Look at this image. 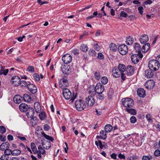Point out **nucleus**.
Here are the masks:
<instances>
[{
  "label": "nucleus",
  "instance_id": "1",
  "mask_svg": "<svg viewBox=\"0 0 160 160\" xmlns=\"http://www.w3.org/2000/svg\"><path fill=\"white\" fill-rule=\"evenodd\" d=\"M126 70L125 65L119 64L118 67H113L112 71V74L115 78L119 77L122 73Z\"/></svg>",
  "mask_w": 160,
  "mask_h": 160
},
{
  "label": "nucleus",
  "instance_id": "2",
  "mask_svg": "<svg viewBox=\"0 0 160 160\" xmlns=\"http://www.w3.org/2000/svg\"><path fill=\"white\" fill-rule=\"evenodd\" d=\"M148 67L152 71H156L158 70L160 67L159 62L155 59H151L149 62Z\"/></svg>",
  "mask_w": 160,
  "mask_h": 160
},
{
  "label": "nucleus",
  "instance_id": "3",
  "mask_svg": "<svg viewBox=\"0 0 160 160\" xmlns=\"http://www.w3.org/2000/svg\"><path fill=\"white\" fill-rule=\"evenodd\" d=\"M75 105L76 109L78 111H82L86 107L84 102L81 99L75 101Z\"/></svg>",
  "mask_w": 160,
  "mask_h": 160
},
{
  "label": "nucleus",
  "instance_id": "4",
  "mask_svg": "<svg viewBox=\"0 0 160 160\" xmlns=\"http://www.w3.org/2000/svg\"><path fill=\"white\" fill-rule=\"evenodd\" d=\"M122 105L127 108H131L133 106V100L129 98H123L122 100Z\"/></svg>",
  "mask_w": 160,
  "mask_h": 160
},
{
  "label": "nucleus",
  "instance_id": "5",
  "mask_svg": "<svg viewBox=\"0 0 160 160\" xmlns=\"http://www.w3.org/2000/svg\"><path fill=\"white\" fill-rule=\"evenodd\" d=\"M104 89L103 85L100 83H98L95 87L93 92H95L97 94H102Z\"/></svg>",
  "mask_w": 160,
  "mask_h": 160
},
{
  "label": "nucleus",
  "instance_id": "6",
  "mask_svg": "<svg viewBox=\"0 0 160 160\" xmlns=\"http://www.w3.org/2000/svg\"><path fill=\"white\" fill-rule=\"evenodd\" d=\"M142 54H135L132 55L131 56V58L132 62L135 64L138 63L139 62L140 58H142Z\"/></svg>",
  "mask_w": 160,
  "mask_h": 160
},
{
  "label": "nucleus",
  "instance_id": "7",
  "mask_svg": "<svg viewBox=\"0 0 160 160\" xmlns=\"http://www.w3.org/2000/svg\"><path fill=\"white\" fill-rule=\"evenodd\" d=\"M118 49L119 52L122 55L126 54L128 51L127 46L124 44L120 45L118 47Z\"/></svg>",
  "mask_w": 160,
  "mask_h": 160
},
{
  "label": "nucleus",
  "instance_id": "8",
  "mask_svg": "<svg viewBox=\"0 0 160 160\" xmlns=\"http://www.w3.org/2000/svg\"><path fill=\"white\" fill-rule=\"evenodd\" d=\"M61 69L63 73L66 75H68L71 72V69L69 65H62L61 67Z\"/></svg>",
  "mask_w": 160,
  "mask_h": 160
},
{
  "label": "nucleus",
  "instance_id": "9",
  "mask_svg": "<svg viewBox=\"0 0 160 160\" xmlns=\"http://www.w3.org/2000/svg\"><path fill=\"white\" fill-rule=\"evenodd\" d=\"M63 62L66 64L69 63L72 61V56L68 53L63 55L62 57Z\"/></svg>",
  "mask_w": 160,
  "mask_h": 160
},
{
  "label": "nucleus",
  "instance_id": "10",
  "mask_svg": "<svg viewBox=\"0 0 160 160\" xmlns=\"http://www.w3.org/2000/svg\"><path fill=\"white\" fill-rule=\"evenodd\" d=\"M11 82L13 86H18L20 84V79L18 76H14L12 78Z\"/></svg>",
  "mask_w": 160,
  "mask_h": 160
},
{
  "label": "nucleus",
  "instance_id": "11",
  "mask_svg": "<svg viewBox=\"0 0 160 160\" xmlns=\"http://www.w3.org/2000/svg\"><path fill=\"white\" fill-rule=\"evenodd\" d=\"M63 95L64 98L67 100L70 99L72 97V93L68 88H65L63 90Z\"/></svg>",
  "mask_w": 160,
  "mask_h": 160
},
{
  "label": "nucleus",
  "instance_id": "12",
  "mask_svg": "<svg viewBox=\"0 0 160 160\" xmlns=\"http://www.w3.org/2000/svg\"><path fill=\"white\" fill-rule=\"evenodd\" d=\"M85 102L86 105L89 107H92L94 104L95 101L92 96L90 95L86 98Z\"/></svg>",
  "mask_w": 160,
  "mask_h": 160
},
{
  "label": "nucleus",
  "instance_id": "13",
  "mask_svg": "<svg viewBox=\"0 0 160 160\" xmlns=\"http://www.w3.org/2000/svg\"><path fill=\"white\" fill-rule=\"evenodd\" d=\"M155 82L153 80L147 81L145 84L146 88L148 89H152L155 86Z\"/></svg>",
  "mask_w": 160,
  "mask_h": 160
},
{
  "label": "nucleus",
  "instance_id": "14",
  "mask_svg": "<svg viewBox=\"0 0 160 160\" xmlns=\"http://www.w3.org/2000/svg\"><path fill=\"white\" fill-rule=\"evenodd\" d=\"M28 88L29 91L32 94H35L37 92V87L32 84L29 83L28 86Z\"/></svg>",
  "mask_w": 160,
  "mask_h": 160
},
{
  "label": "nucleus",
  "instance_id": "15",
  "mask_svg": "<svg viewBox=\"0 0 160 160\" xmlns=\"http://www.w3.org/2000/svg\"><path fill=\"white\" fill-rule=\"evenodd\" d=\"M126 73H127V76H131L134 73L133 68L131 66H129L127 68L126 70L124 71Z\"/></svg>",
  "mask_w": 160,
  "mask_h": 160
},
{
  "label": "nucleus",
  "instance_id": "16",
  "mask_svg": "<svg viewBox=\"0 0 160 160\" xmlns=\"http://www.w3.org/2000/svg\"><path fill=\"white\" fill-rule=\"evenodd\" d=\"M26 114L28 118H32L34 114V109L32 108L29 107L26 111Z\"/></svg>",
  "mask_w": 160,
  "mask_h": 160
},
{
  "label": "nucleus",
  "instance_id": "17",
  "mask_svg": "<svg viewBox=\"0 0 160 160\" xmlns=\"http://www.w3.org/2000/svg\"><path fill=\"white\" fill-rule=\"evenodd\" d=\"M149 68L145 70L144 73V76L146 77L149 78L152 77L154 76V73Z\"/></svg>",
  "mask_w": 160,
  "mask_h": 160
},
{
  "label": "nucleus",
  "instance_id": "18",
  "mask_svg": "<svg viewBox=\"0 0 160 160\" xmlns=\"http://www.w3.org/2000/svg\"><path fill=\"white\" fill-rule=\"evenodd\" d=\"M139 40L142 44H144L148 40V36L145 34H144L141 36Z\"/></svg>",
  "mask_w": 160,
  "mask_h": 160
},
{
  "label": "nucleus",
  "instance_id": "19",
  "mask_svg": "<svg viewBox=\"0 0 160 160\" xmlns=\"http://www.w3.org/2000/svg\"><path fill=\"white\" fill-rule=\"evenodd\" d=\"M14 102L16 103L19 104L22 100V97L19 95H15L13 98Z\"/></svg>",
  "mask_w": 160,
  "mask_h": 160
},
{
  "label": "nucleus",
  "instance_id": "20",
  "mask_svg": "<svg viewBox=\"0 0 160 160\" xmlns=\"http://www.w3.org/2000/svg\"><path fill=\"white\" fill-rule=\"evenodd\" d=\"M29 107L25 103H22L19 106L20 110L22 112H26Z\"/></svg>",
  "mask_w": 160,
  "mask_h": 160
},
{
  "label": "nucleus",
  "instance_id": "21",
  "mask_svg": "<svg viewBox=\"0 0 160 160\" xmlns=\"http://www.w3.org/2000/svg\"><path fill=\"white\" fill-rule=\"evenodd\" d=\"M134 50L138 53V54H142L141 52V47L140 44L137 43H136L133 47Z\"/></svg>",
  "mask_w": 160,
  "mask_h": 160
},
{
  "label": "nucleus",
  "instance_id": "22",
  "mask_svg": "<svg viewBox=\"0 0 160 160\" xmlns=\"http://www.w3.org/2000/svg\"><path fill=\"white\" fill-rule=\"evenodd\" d=\"M138 95L140 97L143 98L145 96V93L144 90L142 88H139L137 90Z\"/></svg>",
  "mask_w": 160,
  "mask_h": 160
},
{
  "label": "nucleus",
  "instance_id": "23",
  "mask_svg": "<svg viewBox=\"0 0 160 160\" xmlns=\"http://www.w3.org/2000/svg\"><path fill=\"white\" fill-rule=\"evenodd\" d=\"M38 152L37 153V157L39 159H40L41 158L42 155L41 154H44L46 153V151L45 150H43V151L42 152L41 151L42 150L41 148V146L39 145L38 146Z\"/></svg>",
  "mask_w": 160,
  "mask_h": 160
},
{
  "label": "nucleus",
  "instance_id": "24",
  "mask_svg": "<svg viewBox=\"0 0 160 160\" xmlns=\"http://www.w3.org/2000/svg\"><path fill=\"white\" fill-rule=\"evenodd\" d=\"M34 108L35 112L37 113H39L41 110V107L38 102H36L34 104Z\"/></svg>",
  "mask_w": 160,
  "mask_h": 160
},
{
  "label": "nucleus",
  "instance_id": "25",
  "mask_svg": "<svg viewBox=\"0 0 160 160\" xmlns=\"http://www.w3.org/2000/svg\"><path fill=\"white\" fill-rule=\"evenodd\" d=\"M150 48V44L149 43H147L142 46V51L143 52H146Z\"/></svg>",
  "mask_w": 160,
  "mask_h": 160
},
{
  "label": "nucleus",
  "instance_id": "26",
  "mask_svg": "<svg viewBox=\"0 0 160 160\" xmlns=\"http://www.w3.org/2000/svg\"><path fill=\"white\" fill-rule=\"evenodd\" d=\"M10 146V144L8 142L2 143L0 146V149L3 150L7 148H8Z\"/></svg>",
  "mask_w": 160,
  "mask_h": 160
},
{
  "label": "nucleus",
  "instance_id": "27",
  "mask_svg": "<svg viewBox=\"0 0 160 160\" xmlns=\"http://www.w3.org/2000/svg\"><path fill=\"white\" fill-rule=\"evenodd\" d=\"M23 99L25 102L30 103L32 101L31 98L27 94H24L23 96Z\"/></svg>",
  "mask_w": 160,
  "mask_h": 160
},
{
  "label": "nucleus",
  "instance_id": "28",
  "mask_svg": "<svg viewBox=\"0 0 160 160\" xmlns=\"http://www.w3.org/2000/svg\"><path fill=\"white\" fill-rule=\"evenodd\" d=\"M125 110L128 113L133 115L136 114L137 112L135 109L132 108H126Z\"/></svg>",
  "mask_w": 160,
  "mask_h": 160
},
{
  "label": "nucleus",
  "instance_id": "29",
  "mask_svg": "<svg viewBox=\"0 0 160 160\" xmlns=\"http://www.w3.org/2000/svg\"><path fill=\"white\" fill-rule=\"evenodd\" d=\"M31 148L34 154H36L38 152L36 146L34 143L31 142L30 144Z\"/></svg>",
  "mask_w": 160,
  "mask_h": 160
},
{
  "label": "nucleus",
  "instance_id": "30",
  "mask_svg": "<svg viewBox=\"0 0 160 160\" xmlns=\"http://www.w3.org/2000/svg\"><path fill=\"white\" fill-rule=\"evenodd\" d=\"M5 67L2 66L0 70V75L3 74L6 75L8 72V69H5Z\"/></svg>",
  "mask_w": 160,
  "mask_h": 160
},
{
  "label": "nucleus",
  "instance_id": "31",
  "mask_svg": "<svg viewBox=\"0 0 160 160\" xmlns=\"http://www.w3.org/2000/svg\"><path fill=\"white\" fill-rule=\"evenodd\" d=\"M68 80H67V79H66L64 78L61 79L60 80V82H59V87H62V83L64 85H65V86H67V84H68Z\"/></svg>",
  "mask_w": 160,
  "mask_h": 160
},
{
  "label": "nucleus",
  "instance_id": "32",
  "mask_svg": "<svg viewBox=\"0 0 160 160\" xmlns=\"http://www.w3.org/2000/svg\"><path fill=\"white\" fill-rule=\"evenodd\" d=\"M134 41L133 38H131L130 36L127 37L126 39V43L127 45H131Z\"/></svg>",
  "mask_w": 160,
  "mask_h": 160
},
{
  "label": "nucleus",
  "instance_id": "33",
  "mask_svg": "<svg viewBox=\"0 0 160 160\" xmlns=\"http://www.w3.org/2000/svg\"><path fill=\"white\" fill-rule=\"evenodd\" d=\"M112 128L113 127L112 125L107 124L105 126L104 129L106 132H108L111 131Z\"/></svg>",
  "mask_w": 160,
  "mask_h": 160
},
{
  "label": "nucleus",
  "instance_id": "34",
  "mask_svg": "<svg viewBox=\"0 0 160 160\" xmlns=\"http://www.w3.org/2000/svg\"><path fill=\"white\" fill-rule=\"evenodd\" d=\"M42 136L52 142V141H53V138H52V137L50 136L46 135L43 132H42Z\"/></svg>",
  "mask_w": 160,
  "mask_h": 160
},
{
  "label": "nucleus",
  "instance_id": "35",
  "mask_svg": "<svg viewBox=\"0 0 160 160\" xmlns=\"http://www.w3.org/2000/svg\"><path fill=\"white\" fill-rule=\"evenodd\" d=\"M40 119L41 120H44L46 117V113L44 112H42L39 115Z\"/></svg>",
  "mask_w": 160,
  "mask_h": 160
},
{
  "label": "nucleus",
  "instance_id": "36",
  "mask_svg": "<svg viewBox=\"0 0 160 160\" xmlns=\"http://www.w3.org/2000/svg\"><path fill=\"white\" fill-rule=\"evenodd\" d=\"M94 76L95 79L97 80H99L101 77L99 72L97 70L95 72Z\"/></svg>",
  "mask_w": 160,
  "mask_h": 160
},
{
  "label": "nucleus",
  "instance_id": "37",
  "mask_svg": "<svg viewBox=\"0 0 160 160\" xmlns=\"http://www.w3.org/2000/svg\"><path fill=\"white\" fill-rule=\"evenodd\" d=\"M88 48L87 46L84 44H82L81 45L80 48L81 50L83 52H86L87 51Z\"/></svg>",
  "mask_w": 160,
  "mask_h": 160
},
{
  "label": "nucleus",
  "instance_id": "38",
  "mask_svg": "<svg viewBox=\"0 0 160 160\" xmlns=\"http://www.w3.org/2000/svg\"><path fill=\"white\" fill-rule=\"evenodd\" d=\"M109 48L110 50L113 52H115L117 48V47L116 45L113 43H112L110 44Z\"/></svg>",
  "mask_w": 160,
  "mask_h": 160
},
{
  "label": "nucleus",
  "instance_id": "39",
  "mask_svg": "<svg viewBox=\"0 0 160 160\" xmlns=\"http://www.w3.org/2000/svg\"><path fill=\"white\" fill-rule=\"evenodd\" d=\"M12 155L13 156H18L20 154L21 152L19 149H15L12 151Z\"/></svg>",
  "mask_w": 160,
  "mask_h": 160
},
{
  "label": "nucleus",
  "instance_id": "40",
  "mask_svg": "<svg viewBox=\"0 0 160 160\" xmlns=\"http://www.w3.org/2000/svg\"><path fill=\"white\" fill-rule=\"evenodd\" d=\"M105 131L102 130L100 132V134L102 136V139L104 140L106 139L107 138V134Z\"/></svg>",
  "mask_w": 160,
  "mask_h": 160
},
{
  "label": "nucleus",
  "instance_id": "41",
  "mask_svg": "<svg viewBox=\"0 0 160 160\" xmlns=\"http://www.w3.org/2000/svg\"><path fill=\"white\" fill-rule=\"evenodd\" d=\"M101 81L103 84H106L108 82V79L106 77H103L101 79Z\"/></svg>",
  "mask_w": 160,
  "mask_h": 160
},
{
  "label": "nucleus",
  "instance_id": "42",
  "mask_svg": "<svg viewBox=\"0 0 160 160\" xmlns=\"http://www.w3.org/2000/svg\"><path fill=\"white\" fill-rule=\"evenodd\" d=\"M89 54L92 57H94L96 56L97 53L95 51L92 49H91L88 51Z\"/></svg>",
  "mask_w": 160,
  "mask_h": 160
},
{
  "label": "nucleus",
  "instance_id": "43",
  "mask_svg": "<svg viewBox=\"0 0 160 160\" xmlns=\"http://www.w3.org/2000/svg\"><path fill=\"white\" fill-rule=\"evenodd\" d=\"M12 151L11 149L7 148L4 150V154L6 155H10L11 154L12 155Z\"/></svg>",
  "mask_w": 160,
  "mask_h": 160
},
{
  "label": "nucleus",
  "instance_id": "44",
  "mask_svg": "<svg viewBox=\"0 0 160 160\" xmlns=\"http://www.w3.org/2000/svg\"><path fill=\"white\" fill-rule=\"evenodd\" d=\"M151 116L149 113L147 114L146 116V118L147 120L149 122H152V120L151 118Z\"/></svg>",
  "mask_w": 160,
  "mask_h": 160
},
{
  "label": "nucleus",
  "instance_id": "45",
  "mask_svg": "<svg viewBox=\"0 0 160 160\" xmlns=\"http://www.w3.org/2000/svg\"><path fill=\"white\" fill-rule=\"evenodd\" d=\"M27 71L29 72H34V68L33 66H29L27 68Z\"/></svg>",
  "mask_w": 160,
  "mask_h": 160
},
{
  "label": "nucleus",
  "instance_id": "46",
  "mask_svg": "<svg viewBox=\"0 0 160 160\" xmlns=\"http://www.w3.org/2000/svg\"><path fill=\"white\" fill-rule=\"evenodd\" d=\"M138 158L136 155H132V156L128 157V159L129 160H134L138 159Z\"/></svg>",
  "mask_w": 160,
  "mask_h": 160
},
{
  "label": "nucleus",
  "instance_id": "47",
  "mask_svg": "<svg viewBox=\"0 0 160 160\" xmlns=\"http://www.w3.org/2000/svg\"><path fill=\"white\" fill-rule=\"evenodd\" d=\"M98 95H97V99L100 100H102L104 98V96L102 94H98Z\"/></svg>",
  "mask_w": 160,
  "mask_h": 160
},
{
  "label": "nucleus",
  "instance_id": "48",
  "mask_svg": "<svg viewBox=\"0 0 160 160\" xmlns=\"http://www.w3.org/2000/svg\"><path fill=\"white\" fill-rule=\"evenodd\" d=\"M33 78L34 80L37 81H39L40 80L39 76L37 73H35L34 74Z\"/></svg>",
  "mask_w": 160,
  "mask_h": 160
},
{
  "label": "nucleus",
  "instance_id": "49",
  "mask_svg": "<svg viewBox=\"0 0 160 160\" xmlns=\"http://www.w3.org/2000/svg\"><path fill=\"white\" fill-rule=\"evenodd\" d=\"M130 122L132 123H134L136 122L137 119L136 117L134 116H132L130 118Z\"/></svg>",
  "mask_w": 160,
  "mask_h": 160
},
{
  "label": "nucleus",
  "instance_id": "50",
  "mask_svg": "<svg viewBox=\"0 0 160 160\" xmlns=\"http://www.w3.org/2000/svg\"><path fill=\"white\" fill-rule=\"evenodd\" d=\"M42 145L43 148L46 149H49L51 147V143L49 142L48 143V146H45V144H43V143L42 142Z\"/></svg>",
  "mask_w": 160,
  "mask_h": 160
},
{
  "label": "nucleus",
  "instance_id": "51",
  "mask_svg": "<svg viewBox=\"0 0 160 160\" xmlns=\"http://www.w3.org/2000/svg\"><path fill=\"white\" fill-rule=\"evenodd\" d=\"M127 14L123 11H121L120 14V16L121 17L126 18L127 17Z\"/></svg>",
  "mask_w": 160,
  "mask_h": 160
},
{
  "label": "nucleus",
  "instance_id": "52",
  "mask_svg": "<svg viewBox=\"0 0 160 160\" xmlns=\"http://www.w3.org/2000/svg\"><path fill=\"white\" fill-rule=\"evenodd\" d=\"M121 75V78L123 80H124L126 78V76H127V73H126L124 71L122 73V74Z\"/></svg>",
  "mask_w": 160,
  "mask_h": 160
},
{
  "label": "nucleus",
  "instance_id": "53",
  "mask_svg": "<svg viewBox=\"0 0 160 160\" xmlns=\"http://www.w3.org/2000/svg\"><path fill=\"white\" fill-rule=\"evenodd\" d=\"M6 131L5 128L3 126H0V132L2 133H4Z\"/></svg>",
  "mask_w": 160,
  "mask_h": 160
},
{
  "label": "nucleus",
  "instance_id": "54",
  "mask_svg": "<svg viewBox=\"0 0 160 160\" xmlns=\"http://www.w3.org/2000/svg\"><path fill=\"white\" fill-rule=\"evenodd\" d=\"M20 84L22 86H26L28 87V86L29 84H28L27 83L24 81H20Z\"/></svg>",
  "mask_w": 160,
  "mask_h": 160
},
{
  "label": "nucleus",
  "instance_id": "55",
  "mask_svg": "<svg viewBox=\"0 0 160 160\" xmlns=\"http://www.w3.org/2000/svg\"><path fill=\"white\" fill-rule=\"evenodd\" d=\"M94 47L95 50L97 51H99L100 48V47L97 43L94 45Z\"/></svg>",
  "mask_w": 160,
  "mask_h": 160
},
{
  "label": "nucleus",
  "instance_id": "56",
  "mask_svg": "<svg viewBox=\"0 0 160 160\" xmlns=\"http://www.w3.org/2000/svg\"><path fill=\"white\" fill-rule=\"evenodd\" d=\"M138 10L139 11V13L142 15L143 13V8L142 6L139 7L138 8Z\"/></svg>",
  "mask_w": 160,
  "mask_h": 160
},
{
  "label": "nucleus",
  "instance_id": "57",
  "mask_svg": "<svg viewBox=\"0 0 160 160\" xmlns=\"http://www.w3.org/2000/svg\"><path fill=\"white\" fill-rule=\"evenodd\" d=\"M8 156L9 155H6L4 154V155L1 157V158H2L3 160L5 159L6 160H8L9 159V157Z\"/></svg>",
  "mask_w": 160,
  "mask_h": 160
},
{
  "label": "nucleus",
  "instance_id": "58",
  "mask_svg": "<svg viewBox=\"0 0 160 160\" xmlns=\"http://www.w3.org/2000/svg\"><path fill=\"white\" fill-rule=\"evenodd\" d=\"M154 154L156 156H159L160 155V151L159 150H156L154 152Z\"/></svg>",
  "mask_w": 160,
  "mask_h": 160
},
{
  "label": "nucleus",
  "instance_id": "59",
  "mask_svg": "<svg viewBox=\"0 0 160 160\" xmlns=\"http://www.w3.org/2000/svg\"><path fill=\"white\" fill-rule=\"evenodd\" d=\"M98 58L99 59H102L104 58V56L101 53H98Z\"/></svg>",
  "mask_w": 160,
  "mask_h": 160
},
{
  "label": "nucleus",
  "instance_id": "60",
  "mask_svg": "<svg viewBox=\"0 0 160 160\" xmlns=\"http://www.w3.org/2000/svg\"><path fill=\"white\" fill-rule=\"evenodd\" d=\"M72 53L74 55H76L79 53V51L77 49H73L72 51Z\"/></svg>",
  "mask_w": 160,
  "mask_h": 160
},
{
  "label": "nucleus",
  "instance_id": "61",
  "mask_svg": "<svg viewBox=\"0 0 160 160\" xmlns=\"http://www.w3.org/2000/svg\"><path fill=\"white\" fill-rule=\"evenodd\" d=\"M142 160H150V158L149 156H144L142 158Z\"/></svg>",
  "mask_w": 160,
  "mask_h": 160
},
{
  "label": "nucleus",
  "instance_id": "62",
  "mask_svg": "<svg viewBox=\"0 0 160 160\" xmlns=\"http://www.w3.org/2000/svg\"><path fill=\"white\" fill-rule=\"evenodd\" d=\"M44 129L45 130L48 131L50 129V127L48 124H45L44 126Z\"/></svg>",
  "mask_w": 160,
  "mask_h": 160
},
{
  "label": "nucleus",
  "instance_id": "63",
  "mask_svg": "<svg viewBox=\"0 0 160 160\" xmlns=\"http://www.w3.org/2000/svg\"><path fill=\"white\" fill-rule=\"evenodd\" d=\"M118 158L120 159H125V157L124 155L120 153L118 155Z\"/></svg>",
  "mask_w": 160,
  "mask_h": 160
},
{
  "label": "nucleus",
  "instance_id": "64",
  "mask_svg": "<svg viewBox=\"0 0 160 160\" xmlns=\"http://www.w3.org/2000/svg\"><path fill=\"white\" fill-rule=\"evenodd\" d=\"M7 138L8 140L10 141H12L13 139V136L10 134L8 136Z\"/></svg>",
  "mask_w": 160,
  "mask_h": 160
}]
</instances>
